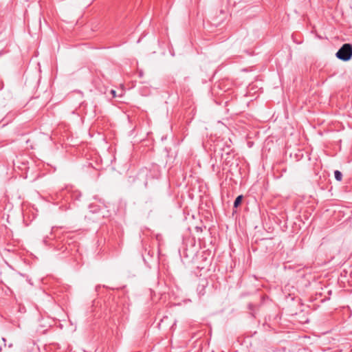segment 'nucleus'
I'll return each instance as SVG.
<instances>
[{"instance_id":"obj_1","label":"nucleus","mask_w":352,"mask_h":352,"mask_svg":"<svg viewBox=\"0 0 352 352\" xmlns=\"http://www.w3.org/2000/svg\"><path fill=\"white\" fill-rule=\"evenodd\" d=\"M336 57L343 61H348L352 57V45L349 43L344 44L337 52Z\"/></svg>"},{"instance_id":"obj_2","label":"nucleus","mask_w":352,"mask_h":352,"mask_svg":"<svg viewBox=\"0 0 352 352\" xmlns=\"http://www.w3.org/2000/svg\"><path fill=\"white\" fill-rule=\"evenodd\" d=\"M243 200V195H239L234 202V207L237 208L241 203Z\"/></svg>"},{"instance_id":"obj_3","label":"nucleus","mask_w":352,"mask_h":352,"mask_svg":"<svg viewBox=\"0 0 352 352\" xmlns=\"http://www.w3.org/2000/svg\"><path fill=\"white\" fill-rule=\"evenodd\" d=\"M334 175H335V178L336 180L340 182L342 179V174L340 171L339 170H335L334 172Z\"/></svg>"},{"instance_id":"obj_4","label":"nucleus","mask_w":352,"mask_h":352,"mask_svg":"<svg viewBox=\"0 0 352 352\" xmlns=\"http://www.w3.org/2000/svg\"><path fill=\"white\" fill-rule=\"evenodd\" d=\"M111 94L113 98L116 97V91L115 90L111 89Z\"/></svg>"},{"instance_id":"obj_5","label":"nucleus","mask_w":352,"mask_h":352,"mask_svg":"<svg viewBox=\"0 0 352 352\" xmlns=\"http://www.w3.org/2000/svg\"><path fill=\"white\" fill-rule=\"evenodd\" d=\"M2 340H3V341L4 342H6V339H5V338H2Z\"/></svg>"},{"instance_id":"obj_6","label":"nucleus","mask_w":352,"mask_h":352,"mask_svg":"<svg viewBox=\"0 0 352 352\" xmlns=\"http://www.w3.org/2000/svg\"><path fill=\"white\" fill-rule=\"evenodd\" d=\"M12 344H9V347H12Z\"/></svg>"}]
</instances>
